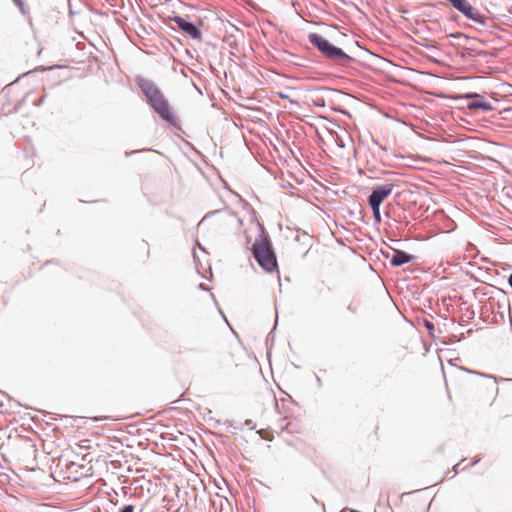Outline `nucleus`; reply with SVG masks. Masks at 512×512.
<instances>
[{
	"mask_svg": "<svg viewBox=\"0 0 512 512\" xmlns=\"http://www.w3.org/2000/svg\"><path fill=\"white\" fill-rule=\"evenodd\" d=\"M251 253L262 270L267 273L278 272L277 256L271 238L264 229L252 244Z\"/></svg>",
	"mask_w": 512,
	"mask_h": 512,
	"instance_id": "nucleus-1",
	"label": "nucleus"
},
{
	"mask_svg": "<svg viewBox=\"0 0 512 512\" xmlns=\"http://www.w3.org/2000/svg\"><path fill=\"white\" fill-rule=\"evenodd\" d=\"M308 40L321 55L330 62L341 67H348L351 63L355 62V59L348 55L342 48L335 46L318 33H309Z\"/></svg>",
	"mask_w": 512,
	"mask_h": 512,
	"instance_id": "nucleus-2",
	"label": "nucleus"
},
{
	"mask_svg": "<svg viewBox=\"0 0 512 512\" xmlns=\"http://www.w3.org/2000/svg\"><path fill=\"white\" fill-rule=\"evenodd\" d=\"M149 105L162 120L166 121L173 127L178 128V118L171 110L170 105L164 97L163 93L157 98L153 99V101L149 102Z\"/></svg>",
	"mask_w": 512,
	"mask_h": 512,
	"instance_id": "nucleus-3",
	"label": "nucleus"
},
{
	"mask_svg": "<svg viewBox=\"0 0 512 512\" xmlns=\"http://www.w3.org/2000/svg\"><path fill=\"white\" fill-rule=\"evenodd\" d=\"M460 98L468 101L466 107L471 111L481 110L483 112H490L494 110L493 104L482 94L469 92L461 95Z\"/></svg>",
	"mask_w": 512,
	"mask_h": 512,
	"instance_id": "nucleus-4",
	"label": "nucleus"
},
{
	"mask_svg": "<svg viewBox=\"0 0 512 512\" xmlns=\"http://www.w3.org/2000/svg\"><path fill=\"white\" fill-rule=\"evenodd\" d=\"M168 20L170 22H174L181 31H183L185 34H187L192 39L201 40V38H202L201 30L195 23L185 19L184 17H182L180 15L170 16V17H168Z\"/></svg>",
	"mask_w": 512,
	"mask_h": 512,
	"instance_id": "nucleus-5",
	"label": "nucleus"
},
{
	"mask_svg": "<svg viewBox=\"0 0 512 512\" xmlns=\"http://www.w3.org/2000/svg\"><path fill=\"white\" fill-rule=\"evenodd\" d=\"M476 24L480 26V28L477 29L478 33L483 35V38H479V42L483 44H487L491 40L487 38L488 34H496L499 32L500 26L490 17L482 14L480 21H476Z\"/></svg>",
	"mask_w": 512,
	"mask_h": 512,
	"instance_id": "nucleus-6",
	"label": "nucleus"
},
{
	"mask_svg": "<svg viewBox=\"0 0 512 512\" xmlns=\"http://www.w3.org/2000/svg\"><path fill=\"white\" fill-rule=\"evenodd\" d=\"M394 187L395 185L392 183L374 186L368 196V204L381 206L382 202L391 195Z\"/></svg>",
	"mask_w": 512,
	"mask_h": 512,
	"instance_id": "nucleus-7",
	"label": "nucleus"
},
{
	"mask_svg": "<svg viewBox=\"0 0 512 512\" xmlns=\"http://www.w3.org/2000/svg\"><path fill=\"white\" fill-rule=\"evenodd\" d=\"M137 85L145 95L148 103L162 94L160 89L150 80L139 78L137 80Z\"/></svg>",
	"mask_w": 512,
	"mask_h": 512,
	"instance_id": "nucleus-8",
	"label": "nucleus"
},
{
	"mask_svg": "<svg viewBox=\"0 0 512 512\" xmlns=\"http://www.w3.org/2000/svg\"><path fill=\"white\" fill-rule=\"evenodd\" d=\"M390 264L393 267H400L404 264L410 263L415 259V256L400 249H394L392 255H387Z\"/></svg>",
	"mask_w": 512,
	"mask_h": 512,
	"instance_id": "nucleus-9",
	"label": "nucleus"
},
{
	"mask_svg": "<svg viewBox=\"0 0 512 512\" xmlns=\"http://www.w3.org/2000/svg\"><path fill=\"white\" fill-rule=\"evenodd\" d=\"M225 31V41L231 48L237 47L239 40L244 38L243 31L230 22L226 26Z\"/></svg>",
	"mask_w": 512,
	"mask_h": 512,
	"instance_id": "nucleus-10",
	"label": "nucleus"
},
{
	"mask_svg": "<svg viewBox=\"0 0 512 512\" xmlns=\"http://www.w3.org/2000/svg\"><path fill=\"white\" fill-rule=\"evenodd\" d=\"M462 15L465 16L467 19L476 23V21H480L482 13L477 8H475L474 6H472L470 4L463 11Z\"/></svg>",
	"mask_w": 512,
	"mask_h": 512,
	"instance_id": "nucleus-11",
	"label": "nucleus"
},
{
	"mask_svg": "<svg viewBox=\"0 0 512 512\" xmlns=\"http://www.w3.org/2000/svg\"><path fill=\"white\" fill-rule=\"evenodd\" d=\"M460 369L465 371V372H467V373H470V374H476V375H479V376L484 377V378L493 379L495 381V383L498 382V378L496 376L491 375V374H487V373H484V372H479V371L471 370V369H468V368H465V367H460Z\"/></svg>",
	"mask_w": 512,
	"mask_h": 512,
	"instance_id": "nucleus-12",
	"label": "nucleus"
},
{
	"mask_svg": "<svg viewBox=\"0 0 512 512\" xmlns=\"http://www.w3.org/2000/svg\"><path fill=\"white\" fill-rule=\"evenodd\" d=\"M372 210L373 218L375 223L379 224L382 221L381 218V212H380V206H377L375 204H368Z\"/></svg>",
	"mask_w": 512,
	"mask_h": 512,
	"instance_id": "nucleus-13",
	"label": "nucleus"
},
{
	"mask_svg": "<svg viewBox=\"0 0 512 512\" xmlns=\"http://www.w3.org/2000/svg\"><path fill=\"white\" fill-rule=\"evenodd\" d=\"M476 54L481 58H488V57H495L496 53L489 52L486 50H478L476 51Z\"/></svg>",
	"mask_w": 512,
	"mask_h": 512,
	"instance_id": "nucleus-14",
	"label": "nucleus"
},
{
	"mask_svg": "<svg viewBox=\"0 0 512 512\" xmlns=\"http://www.w3.org/2000/svg\"><path fill=\"white\" fill-rule=\"evenodd\" d=\"M29 96V93H27L21 101H19L16 106L14 107V112H18L21 108V106L25 103L26 98Z\"/></svg>",
	"mask_w": 512,
	"mask_h": 512,
	"instance_id": "nucleus-15",
	"label": "nucleus"
},
{
	"mask_svg": "<svg viewBox=\"0 0 512 512\" xmlns=\"http://www.w3.org/2000/svg\"><path fill=\"white\" fill-rule=\"evenodd\" d=\"M14 4L19 7L22 14H25L24 3L22 0H12Z\"/></svg>",
	"mask_w": 512,
	"mask_h": 512,
	"instance_id": "nucleus-16",
	"label": "nucleus"
},
{
	"mask_svg": "<svg viewBox=\"0 0 512 512\" xmlns=\"http://www.w3.org/2000/svg\"><path fill=\"white\" fill-rule=\"evenodd\" d=\"M424 326L430 333L434 330V324L429 320H424Z\"/></svg>",
	"mask_w": 512,
	"mask_h": 512,
	"instance_id": "nucleus-17",
	"label": "nucleus"
},
{
	"mask_svg": "<svg viewBox=\"0 0 512 512\" xmlns=\"http://www.w3.org/2000/svg\"><path fill=\"white\" fill-rule=\"evenodd\" d=\"M135 507L132 504L125 505L121 508L120 512H134Z\"/></svg>",
	"mask_w": 512,
	"mask_h": 512,
	"instance_id": "nucleus-18",
	"label": "nucleus"
},
{
	"mask_svg": "<svg viewBox=\"0 0 512 512\" xmlns=\"http://www.w3.org/2000/svg\"><path fill=\"white\" fill-rule=\"evenodd\" d=\"M45 98H46V93H44V94H43V95H42L38 100H36V101L34 102V105H35L36 107H40V106L43 104V102H44Z\"/></svg>",
	"mask_w": 512,
	"mask_h": 512,
	"instance_id": "nucleus-19",
	"label": "nucleus"
},
{
	"mask_svg": "<svg viewBox=\"0 0 512 512\" xmlns=\"http://www.w3.org/2000/svg\"><path fill=\"white\" fill-rule=\"evenodd\" d=\"M372 143L376 146H379V148L383 151H386V147L379 144L378 140L372 137Z\"/></svg>",
	"mask_w": 512,
	"mask_h": 512,
	"instance_id": "nucleus-20",
	"label": "nucleus"
},
{
	"mask_svg": "<svg viewBox=\"0 0 512 512\" xmlns=\"http://www.w3.org/2000/svg\"><path fill=\"white\" fill-rule=\"evenodd\" d=\"M13 83L14 82H12L9 85L5 86L4 89L2 90V93L5 94V95H8L9 92H10L11 86L13 85Z\"/></svg>",
	"mask_w": 512,
	"mask_h": 512,
	"instance_id": "nucleus-21",
	"label": "nucleus"
},
{
	"mask_svg": "<svg viewBox=\"0 0 512 512\" xmlns=\"http://www.w3.org/2000/svg\"><path fill=\"white\" fill-rule=\"evenodd\" d=\"M245 425H246V426L248 427V429H250V430L254 429V427H255V426H254V424H253V422H252L251 420H247V421L245 422Z\"/></svg>",
	"mask_w": 512,
	"mask_h": 512,
	"instance_id": "nucleus-22",
	"label": "nucleus"
},
{
	"mask_svg": "<svg viewBox=\"0 0 512 512\" xmlns=\"http://www.w3.org/2000/svg\"><path fill=\"white\" fill-rule=\"evenodd\" d=\"M337 146L340 148H344L345 144L342 139L337 138L336 139Z\"/></svg>",
	"mask_w": 512,
	"mask_h": 512,
	"instance_id": "nucleus-23",
	"label": "nucleus"
},
{
	"mask_svg": "<svg viewBox=\"0 0 512 512\" xmlns=\"http://www.w3.org/2000/svg\"><path fill=\"white\" fill-rule=\"evenodd\" d=\"M347 310H348V311H350V312H352V313H356V312H357L356 307H354L352 304H349V305L347 306Z\"/></svg>",
	"mask_w": 512,
	"mask_h": 512,
	"instance_id": "nucleus-24",
	"label": "nucleus"
},
{
	"mask_svg": "<svg viewBox=\"0 0 512 512\" xmlns=\"http://www.w3.org/2000/svg\"><path fill=\"white\" fill-rule=\"evenodd\" d=\"M220 211H221V210H213V211L209 212V213L204 217V219H205V218H207V217H209L210 215H215V214H217V213H220Z\"/></svg>",
	"mask_w": 512,
	"mask_h": 512,
	"instance_id": "nucleus-25",
	"label": "nucleus"
},
{
	"mask_svg": "<svg viewBox=\"0 0 512 512\" xmlns=\"http://www.w3.org/2000/svg\"><path fill=\"white\" fill-rule=\"evenodd\" d=\"M199 289H201V290H208V287H207V285H206V284H204V283H200V284H199Z\"/></svg>",
	"mask_w": 512,
	"mask_h": 512,
	"instance_id": "nucleus-26",
	"label": "nucleus"
},
{
	"mask_svg": "<svg viewBox=\"0 0 512 512\" xmlns=\"http://www.w3.org/2000/svg\"><path fill=\"white\" fill-rule=\"evenodd\" d=\"M316 381L319 387L322 386V380L319 376H316Z\"/></svg>",
	"mask_w": 512,
	"mask_h": 512,
	"instance_id": "nucleus-27",
	"label": "nucleus"
},
{
	"mask_svg": "<svg viewBox=\"0 0 512 512\" xmlns=\"http://www.w3.org/2000/svg\"><path fill=\"white\" fill-rule=\"evenodd\" d=\"M508 284L512 288V273L508 277Z\"/></svg>",
	"mask_w": 512,
	"mask_h": 512,
	"instance_id": "nucleus-28",
	"label": "nucleus"
},
{
	"mask_svg": "<svg viewBox=\"0 0 512 512\" xmlns=\"http://www.w3.org/2000/svg\"><path fill=\"white\" fill-rule=\"evenodd\" d=\"M479 461H480V458H478V459L474 460V461L472 462L471 466L476 465Z\"/></svg>",
	"mask_w": 512,
	"mask_h": 512,
	"instance_id": "nucleus-29",
	"label": "nucleus"
},
{
	"mask_svg": "<svg viewBox=\"0 0 512 512\" xmlns=\"http://www.w3.org/2000/svg\"><path fill=\"white\" fill-rule=\"evenodd\" d=\"M45 69H46V68H44V67H42V66H41V67L36 68V69H35V71H44Z\"/></svg>",
	"mask_w": 512,
	"mask_h": 512,
	"instance_id": "nucleus-30",
	"label": "nucleus"
},
{
	"mask_svg": "<svg viewBox=\"0 0 512 512\" xmlns=\"http://www.w3.org/2000/svg\"><path fill=\"white\" fill-rule=\"evenodd\" d=\"M218 309H219V313L223 316L224 320L227 321V319H226L225 315L223 314L222 310L220 308H218Z\"/></svg>",
	"mask_w": 512,
	"mask_h": 512,
	"instance_id": "nucleus-31",
	"label": "nucleus"
},
{
	"mask_svg": "<svg viewBox=\"0 0 512 512\" xmlns=\"http://www.w3.org/2000/svg\"><path fill=\"white\" fill-rule=\"evenodd\" d=\"M136 152H137V151H131L130 153L126 152L125 154H126V156H129V155H132V154H134V153H136Z\"/></svg>",
	"mask_w": 512,
	"mask_h": 512,
	"instance_id": "nucleus-32",
	"label": "nucleus"
},
{
	"mask_svg": "<svg viewBox=\"0 0 512 512\" xmlns=\"http://www.w3.org/2000/svg\"><path fill=\"white\" fill-rule=\"evenodd\" d=\"M312 502L318 503V500L314 496H312Z\"/></svg>",
	"mask_w": 512,
	"mask_h": 512,
	"instance_id": "nucleus-33",
	"label": "nucleus"
},
{
	"mask_svg": "<svg viewBox=\"0 0 512 512\" xmlns=\"http://www.w3.org/2000/svg\"><path fill=\"white\" fill-rule=\"evenodd\" d=\"M210 295H211V297L213 298V300L216 302V299H215V297H214V294H213V293H211Z\"/></svg>",
	"mask_w": 512,
	"mask_h": 512,
	"instance_id": "nucleus-34",
	"label": "nucleus"
},
{
	"mask_svg": "<svg viewBox=\"0 0 512 512\" xmlns=\"http://www.w3.org/2000/svg\"><path fill=\"white\" fill-rule=\"evenodd\" d=\"M496 394L499 392V388L495 387Z\"/></svg>",
	"mask_w": 512,
	"mask_h": 512,
	"instance_id": "nucleus-35",
	"label": "nucleus"
},
{
	"mask_svg": "<svg viewBox=\"0 0 512 512\" xmlns=\"http://www.w3.org/2000/svg\"><path fill=\"white\" fill-rule=\"evenodd\" d=\"M320 89H322V90H327L328 88H327V87H321Z\"/></svg>",
	"mask_w": 512,
	"mask_h": 512,
	"instance_id": "nucleus-36",
	"label": "nucleus"
}]
</instances>
